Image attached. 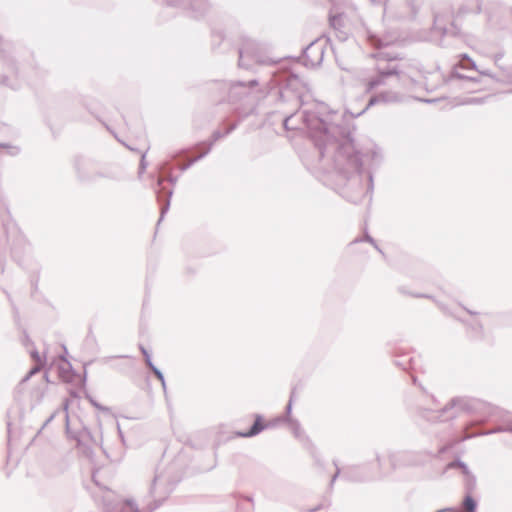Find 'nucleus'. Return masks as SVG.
<instances>
[{
    "label": "nucleus",
    "mask_w": 512,
    "mask_h": 512,
    "mask_svg": "<svg viewBox=\"0 0 512 512\" xmlns=\"http://www.w3.org/2000/svg\"><path fill=\"white\" fill-rule=\"evenodd\" d=\"M278 86V102L288 106L283 110L284 128H306L317 150L318 160L311 169L317 177L333 188L346 200L357 203L374 189L372 169L378 167L383 155L377 146L358 149L354 141L355 128L337 111L318 103L314 110H302L306 91L304 82L290 72L274 76Z\"/></svg>",
    "instance_id": "f257e3e1"
},
{
    "label": "nucleus",
    "mask_w": 512,
    "mask_h": 512,
    "mask_svg": "<svg viewBox=\"0 0 512 512\" xmlns=\"http://www.w3.org/2000/svg\"><path fill=\"white\" fill-rule=\"evenodd\" d=\"M9 250L12 259L21 265L30 252V244L13 221L6 201L0 196V269L4 272L2 256Z\"/></svg>",
    "instance_id": "f03ea898"
},
{
    "label": "nucleus",
    "mask_w": 512,
    "mask_h": 512,
    "mask_svg": "<svg viewBox=\"0 0 512 512\" xmlns=\"http://www.w3.org/2000/svg\"><path fill=\"white\" fill-rule=\"evenodd\" d=\"M407 403L416 410L419 416L433 423L452 420L461 412L472 413L479 405L478 400L462 396L452 398L444 407L437 410L423 408L409 399H407Z\"/></svg>",
    "instance_id": "7ed1b4c3"
},
{
    "label": "nucleus",
    "mask_w": 512,
    "mask_h": 512,
    "mask_svg": "<svg viewBox=\"0 0 512 512\" xmlns=\"http://www.w3.org/2000/svg\"><path fill=\"white\" fill-rule=\"evenodd\" d=\"M212 89L217 93L213 99L217 102L228 101L230 103H236L249 97L250 89L258 85L256 79H251L247 82L236 81V82H225L215 81L212 84Z\"/></svg>",
    "instance_id": "20e7f679"
},
{
    "label": "nucleus",
    "mask_w": 512,
    "mask_h": 512,
    "mask_svg": "<svg viewBox=\"0 0 512 512\" xmlns=\"http://www.w3.org/2000/svg\"><path fill=\"white\" fill-rule=\"evenodd\" d=\"M176 486L175 481L164 474H156L144 499V510L153 512L169 497Z\"/></svg>",
    "instance_id": "39448f33"
},
{
    "label": "nucleus",
    "mask_w": 512,
    "mask_h": 512,
    "mask_svg": "<svg viewBox=\"0 0 512 512\" xmlns=\"http://www.w3.org/2000/svg\"><path fill=\"white\" fill-rule=\"evenodd\" d=\"M240 68L251 69L254 64L274 65L278 61L263 54L255 42L249 41L238 50Z\"/></svg>",
    "instance_id": "423d86ee"
},
{
    "label": "nucleus",
    "mask_w": 512,
    "mask_h": 512,
    "mask_svg": "<svg viewBox=\"0 0 512 512\" xmlns=\"http://www.w3.org/2000/svg\"><path fill=\"white\" fill-rule=\"evenodd\" d=\"M377 471H373L370 465L348 466L343 472V478L351 482H367L380 479L385 476L382 471V462L379 455H376Z\"/></svg>",
    "instance_id": "0eeeda50"
},
{
    "label": "nucleus",
    "mask_w": 512,
    "mask_h": 512,
    "mask_svg": "<svg viewBox=\"0 0 512 512\" xmlns=\"http://www.w3.org/2000/svg\"><path fill=\"white\" fill-rule=\"evenodd\" d=\"M405 77L404 72L398 65H388L385 68L377 66V75L368 80L366 92H371L375 88L401 82Z\"/></svg>",
    "instance_id": "6e6552de"
},
{
    "label": "nucleus",
    "mask_w": 512,
    "mask_h": 512,
    "mask_svg": "<svg viewBox=\"0 0 512 512\" xmlns=\"http://www.w3.org/2000/svg\"><path fill=\"white\" fill-rule=\"evenodd\" d=\"M73 167L77 179L81 182H90L103 176L98 172L97 163L92 158L84 155H76L73 158Z\"/></svg>",
    "instance_id": "1a4fd4ad"
},
{
    "label": "nucleus",
    "mask_w": 512,
    "mask_h": 512,
    "mask_svg": "<svg viewBox=\"0 0 512 512\" xmlns=\"http://www.w3.org/2000/svg\"><path fill=\"white\" fill-rule=\"evenodd\" d=\"M404 99V96L400 94L399 92L393 91V90H386L381 91L379 93H376L370 97L368 100V103L366 105V108H370L371 106L377 105V104H394V103H400Z\"/></svg>",
    "instance_id": "9d476101"
},
{
    "label": "nucleus",
    "mask_w": 512,
    "mask_h": 512,
    "mask_svg": "<svg viewBox=\"0 0 512 512\" xmlns=\"http://www.w3.org/2000/svg\"><path fill=\"white\" fill-rule=\"evenodd\" d=\"M394 364L404 371L416 372L420 368V357L409 353L396 354Z\"/></svg>",
    "instance_id": "9b49d317"
},
{
    "label": "nucleus",
    "mask_w": 512,
    "mask_h": 512,
    "mask_svg": "<svg viewBox=\"0 0 512 512\" xmlns=\"http://www.w3.org/2000/svg\"><path fill=\"white\" fill-rule=\"evenodd\" d=\"M169 6L189 7L197 15H203L210 7L208 0H167Z\"/></svg>",
    "instance_id": "f8f14e48"
},
{
    "label": "nucleus",
    "mask_w": 512,
    "mask_h": 512,
    "mask_svg": "<svg viewBox=\"0 0 512 512\" xmlns=\"http://www.w3.org/2000/svg\"><path fill=\"white\" fill-rule=\"evenodd\" d=\"M164 180H165V178L160 177L157 181L158 188L156 190V194H157L158 201L162 202V197L163 196L166 197V201L161 206V214H160V219H159L158 223L163 219L164 215L168 212L169 207H170V198L173 194L172 190H165L164 187H162Z\"/></svg>",
    "instance_id": "ddd939ff"
},
{
    "label": "nucleus",
    "mask_w": 512,
    "mask_h": 512,
    "mask_svg": "<svg viewBox=\"0 0 512 512\" xmlns=\"http://www.w3.org/2000/svg\"><path fill=\"white\" fill-rule=\"evenodd\" d=\"M329 23L339 41L344 42L348 39V33L344 29L345 25L341 14L331 15Z\"/></svg>",
    "instance_id": "4468645a"
},
{
    "label": "nucleus",
    "mask_w": 512,
    "mask_h": 512,
    "mask_svg": "<svg viewBox=\"0 0 512 512\" xmlns=\"http://www.w3.org/2000/svg\"><path fill=\"white\" fill-rule=\"evenodd\" d=\"M304 55L307 60L311 62L312 65L315 63H320L323 58V49L320 45L316 43H311L304 50Z\"/></svg>",
    "instance_id": "2eb2a0df"
},
{
    "label": "nucleus",
    "mask_w": 512,
    "mask_h": 512,
    "mask_svg": "<svg viewBox=\"0 0 512 512\" xmlns=\"http://www.w3.org/2000/svg\"><path fill=\"white\" fill-rule=\"evenodd\" d=\"M268 427H269V424L263 423L262 416L256 415L255 421L252 424V426L250 427V429L246 432H239L238 435L240 437L250 438V437L258 435L260 432H262L264 429H266Z\"/></svg>",
    "instance_id": "dca6fc26"
},
{
    "label": "nucleus",
    "mask_w": 512,
    "mask_h": 512,
    "mask_svg": "<svg viewBox=\"0 0 512 512\" xmlns=\"http://www.w3.org/2000/svg\"><path fill=\"white\" fill-rule=\"evenodd\" d=\"M499 432H510V433H512V424L498 426V427H496L494 429L487 430V431H482V432L475 433V434H465V436L462 437L461 441H465V440H468V439H470L472 437H476V436L490 435V434H495V433H499Z\"/></svg>",
    "instance_id": "f3484780"
},
{
    "label": "nucleus",
    "mask_w": 512,
    "mask_h": 512,
    "mask_svg": "<svg viewBox=\"0 0 512 512\" xmlns=\"http://www.w3.org/2000/svg\"><path fill=\"white\" fill-rule=\"evenodd\" d=\"M105 512H111L109 506L105 507ZM117 512H146V510H144V506L142 509H139L134 500L126 499Z\"/></svg>",
    "instance_id": "a211bd4d"
},
{
    "label": "nucleus",
    "mask_w": 512,
    "mask_h": 512,
    "mask_svg": "<svg viewBox=\"0 0 512 512\" xmlns=\"http://www.w3.org/2000/svg\"><path fill=\"white\" fill-rule=\"evenodd\" d=\"M237 125L238 123H233V124H230L226 129L225 131L222 133L220 130H216L213 132L212 134V140L209 142V143H201L200 145H206V148L210 145V144H214L216 141H218L219 139H221L222 137L226 136V135H229L232 131H234L236 128H237Z\"/></svg>",
    "instance_id": "6ab92c4d"
},
{
    "label": "nucleus",
    "mask_w": 512,
    "mask_h": 512,
    "mask_svg": "<svg viewBox=\"0 0 512 512\" xmlns=\"http://www.w3.org/2000/svg\"><path fill=\"white\" fill-rule=\"evenodd\" d=\"M411 380H412V383L415 386H417L419 388V390L422 392L423 398L426 401H431L433 404L436 403V398L434 397V395H432L428 392L427 388L421 382H419L418 378L415 375L411 374Z\"/></svg>",
    "instance_id": "aec40b11"
},
{
    "label": "nucleus",
    "mask_w": 512,
    "mask_h": 512,
    "mask_svg": "<svg viewBox=\"0 0 512 512\" xmlns=\"http://www.w3.org/2000/svg\"><path fill=\"white\" fill-rule=\"evenodd\" d=\"M465 476L464 480V487L466 493H473V491L476 489L477 481L476 477L471 473L470 470H468V473H463Z\"/></svg>",
    "instance_id": "412c9836"
},
{
    "label": "nucleus",
    "mask_w": 512,
    "mask_h": 512,
    "mask_svg": "<svg viewBox=\"0 0 512 512\" xmlns=\"http://www.w3.org/2000/svg\"><path fill=\"white\" fill-rule=\"evenodd\" d=\"M462 507L467 512H476L477 501L473 498L471 493H466L462 502Z\"/></svg>",
    "instance_id": "4be33fe9"
},
{
    "label": "nucleus",
    "mask_w": 512,
    "mask_h": 512,
    "mask_svg": "<svg viewBox=\"0 0 512 512\" xmlns=\"http://www.w3.org/2000/svg\"><path fill=\"white\" fill-rule=\"evenodd\" d=\"M212 149V144H210L201 154H199L198 156L192 158L189 162H187L186 164H182L179 166V169L184 172L186 171L187 169H189L194 163H196L197 161H199L200 159L204 158Z\"/></svg>",
    "instance_id": "5701e85b"
},
{
    "label": "nucleus",
    "mask_w": 512,
    "mask_h": 512,
    "mask_svg": "<svg viewBox=\"0 0 512 512\" xmlns=\"http://www.w3.org/2000/svg\"><path fill=\"white\" fill-rule=\"evenodd\" d=\"M398 292L403 295H409V296H412L415 298H426V299L434 300V297L430 294L411 292V291H408L405 286H399Z\"/></svg>",
    "instance_id": "b1692460"
},
{
    "label": "nucleus",
    "mask_w": 512,
    "mask_h": 512,
    "mask_svg": "<svg viewBox=\"0 0 512 512\" xmlns=\"http://www.w3.org/2000/svg\"><path fill=\"white\" fill-rule=\"evenodd\" d=\"M286 421L288 422L289 428L293 432L294 436L300 438L302 434V429L299 421L292 418H286Z\"/></svg>",
    "instance_id": "393cba45"
},
{
    "label": "nucleus",
    "mask_w": 512,
    "mask_h": 512,
    "mask_svg": "<svg viewBox=\"0 0 512 512\" xmlns=\"http://www.w3.org/2000/svg\"><path fill=\"white\" fill-rule=\"evenodd\" d=\"M406 4L410 9L411 16L414 18L419 12L422 5V0H406Z\"/></svg>",
    "instance_id": "a878e982"
},
{
    "label": "nucleus",
    "mask_w": 512,
    "mask_h": 512,
    "mask_svg": "<svg viewBox=\"0 0 512 512\" xmlns=\"http://www.w3.org/2000/svg\"><path fill=\"white\" fill-rule=\"evenodd\" d=\"M43 367V363H37L31 370L23 377L22 383H26L33 375L38 373Z\"/></svg>",
    "instance_id": "bb28decb"
},
{
    "label": "nucleus",
    "mask_w": 512,
    "mask_h": 512,
    "mask_svg": "<svg viewBox=\"0 0 512 512\" xmlns=\"http://www.w3.org/2000/svg\"><path fill=\"white\" fill-rule=\"evenodd\" d=\"M0 148H4L7 150V153L11 156H16L20 153V148L17 146H11L5 143H0Z\"/></svg>",
    "instance_id": "cd10ccee"
},
{
    "label": "nucleus",
    "mask_w": 512,
    "mask_h": 512,
    "mask_svg": "<svg viewBox=\"0 0 512 512\" xmlns=\"http://www.w3.org/2000/svg\"><path fill=\"white\" fill-rule=\"evenodd\" d=\"M459 467L462 470V473H468V466L461 460H455L448 464V468Z\"/></svg>",
    "instance_id": "c85d7f7f"
},
{
    "label": "nucleus",
    "mask_w": 512,
    "mask_h": 512,
    "mask_svg": "<svg viewBox=\"0 0 512 512\" xmlns=\"http://www.w3.org/2000/svg\"><path fill=\"white\" fill-rule=\"evenodd\" d=\"M151 371L156 376V378L161 382L162 388L164 390H166V382H165L164 374L162 373V371L157 367H153V369Z\"/></svg>",
    "instance_id": "c756f323"
},
{
    "label": "nucleus",
    "mask_w": 512,
    "mask_h": 512,
    "mask_svg": "<svg viewBox=\"0 0 512 512\" xmlns=\"http://www.w3.org/2000/svg\"><path fill=\"white\" fill-rule=\"evenodd\" d=\"M333 464L336 468V471L334 473V475L332 476L331 480H330V483H329V490H332L333 489V486H334V483L335 481L337 480V478L340 476L341 474V469L339 468L338 466V462L336 460L333 461Z\"/></svg>",
    "instance_id": "7c9ffc66"
},
{
    "label": "nucleus",
    "mask_w": 512,
    "mask_h": 512,
    "mask_svg": "<svg viewBox=\"0 0 512 512\" xmlns=\"http://www.w3.org/2000/svg\"><path fill=\"white\" fill-rule=\"evenodd\" d=\"M161 172L162 173H166L167 172V177H166V180L169 181L171 184H175L178 180L177 177L175 176H172L171 173H170V169H168L167 167V164H163L162 167H161Z\"/></svg>",
    "instance_id": "2f4dec72"
},
{
    "label": "nucleus",
    "mask_w": 512,
    "mask_h": 512,
    "mask_svg": "<svg viewBox=\"0 0 512 512\" xmlns=\"http://www.w3.org/2000/svg\"><path fill=\"white\" fill-rule=\"evenodd\" d=\"M433 28L436 31L441 32L443 35H446L449 33V30L446 27L440 25L438 16H435V18H434Z\"/></svg>",
    "instance_id": "473e14b6"
},
{
    "label": "nucleus",
    "mask_w": 512,
    "mask_h": 512,
    "mask_svg": "<svg viewBox=\"0 0 512 512\" xmlns=\"http://www.w3.org/2000/svg\"><path fill=\"white\" fill-rule=\"evenodd\" d=\"M0 85L1 86L9 87L11 89H17L18 88V85L10 83L9 78L7 76H5V75L0 76Z\"/></svg>",
    "instance_id": "72a5a7b5"
},
{
    "label": "nucleus",
    "mask_w": 512,
    "mask_h": 512,
    "mask_svg": "<svg viewBox=\"0 0 512 512\" xmlns=\"http://www.w3.org/2000/svg\"><path fill=\"white\" fill-rule=\"evenodd\" d=\"M403 456L402 453H391L389 455V460H390V463H391V466H392V469H395L397 467V461L399 458H401Z\"/></svg>",
    "instance_id": "f704fd0d"
},
{
    "label": "nucleus",
    "mask_w": 512,
    "mask_h": 512,
    "mask_svg": "<svg viewBox=\"0 0 512 512\" xmlns=\"http://www.w3.org/2000/svg\"><path fill=\"white\" fill-rule=\"evenodd\" d=\"M146 152H143L142 155H141V160H140V165H139V174H143L147 168V162L145 160L146 158Z\"/></svg>",
    "instance_id": "c9c22d12"
},
{
    "label": "nucleus",
    "mask_w": 512,
    "mask_h": 512,
    "mask_svg": "<svg viewBox=\"0 0 512 512\" xmlns=\"http://www.w3.org/2000/svg\"><path fill=\"white\" fill-rule=\"evenodd\" d=\"M452 78L462 79V80H468V81H473V82H478V79H477V78L469 77V76H465V75L460 74V73H458V72H453V73H452Z\"/></svg>",
    "instance_id": "e433bc0d"
},
{
    "label": "nucleus",
    "mask_w": 512,
    "mask_h": 512,
    "mask_svg": "<svg viewBox=\"0 0 512 512\" xmlns=\"http://www.w3.org/2000/svg\"><path fill=\"white\" fill-rule=\"evenodd\" d=\"M472 329L475 331L476 335L475 337L481 338L483 335V326L479 322H475V324L472 326Z\"/></svg>",
    "instance_id": "4c0bfd02"
},
{
    "label": "nucleus",
    "mask_w": 512,
    "mask_h": 512,
    "mask_svg": "<svg viewBox=\"0 0 512 512\" xmlns=\"http://www.w3.org/2000/svg\"><path fill=\"white\" fill-rule=\"evenodd\" d=\"M294 396H295V392L292 391V393L290 395L289 402H288V404L286 406V415L287 416H289L291 411H292V404H293ZM286 418H289V417H286Z\"/></svg>",
    "instance_id": "58836bf2"
},
{
    "label": "nucleus",
    "mask_w": 512,
    "mask_h": 512,
    "mask_svg": "<svg viewBox=\"0 0 512 512\" xmlns=\"http://www.w3.org/2000/svg\"><path fill=\"white\" fill-rule=\"evenodd\" d=\"M462 58H463V59H465V60H467V61L470 63V67H471L472 69L477 70L476 63H475V62H474V61H473V60H472V59H471L467 54H463V55H462Z\"/></svg>",
    "instance_id": "ea45409f"
},
{
    "label": "nucleus",
    "mask_w": 512,
    "mask_h": 512,
    "mask_svg": "<svg viewBox=\"0 0 512 512\" xmlns=\"http://www.w3.org/2000/svg\"><path fill=\"white\" fill-rule=\"evenodd\" d=\"M144 359H145L146 365L149 367L150 370H152L153 367H156L154 365V363L152 362L151 355H146V357Z\"/></svg>",
    "instance_id": "a19ab883"
},
{
    "label": "nucleus",
    "mask_w": 512,
    "mask_h": 512,
    "mask_svg": "<svg viewBox=\"0 0 512 512\" xmlns=\"http://www.w3.org/2000/svg\"><path fill=\"white\" fill-rule=\"evenodd\" d=\"M31 357H32V358H33L37 363H39V364H40V363H42L41 358H40V355H39V353H38L36 350H34V351H32V352H31Z\"/></svg>",
    "instance_id": "79ce46f5"
},
{
    "label": "nucleus",
    "mask_w": 512,
    "mask_h": 512,
    "mask_svg": "<svg viewBox=\"0 0 512 512\" xmlns=\"http://www.w3.org/2000/svg\"><path fill=\"white\" fill-rule=\"evenodd\" d=\"M23 385H24V383H22V380H21L15 389V395H16L15 397H18V395H20L22 393Z\"/></svg>",
    "instance_id": "37998d69"
},
{
    "label": "nucleus",
    "mask_w": 512,
    "mask_h": 512,
    "mask_svg": "<svg viewBox=\"0 0 512 512\" xmlns=\"http://www.w3.org/2000/svg\"><path fill=\"white\" fill-rule=\"evenodd\" d=\"M90 400V403L97 409H100V410H106V408H104L103 406H101L99 403H97L94 399L92 398H89Z\"/></svg>",
    "instance_id": "c03bdc74"
},
{
    "label": "nucleus",
    "mask_w": 512,
    "mask_h": 512,
    "mask_svg": "<svg viewBox=\"0 0 512 512\" xmlns=\"http://www.w3.org/2000/svg\"><path fill=\"white\" fill-rule=\"evenodd\" d=\"M372 239L373 238L368 233H366L364 236V239H360V241H367L370 243V241H372ZM356 242H359V240L355 239L352 243H356Z\"/></svg>",
    "instance_id": "a18cd8bd"
},
{
    "label": "nucleus",
    "mask_w": 512,
    "mask_h": 512,
    "mask_svg": "<svg viewBox=\"0 0 512 512\" xmlns=\"http://www.w3.org/2000/svg\"><path fill=\"white\" fill-rule=\"evenodd\" d=\"M279 421H286V417H280V418L275 419L274 421L269 422L268 423L269 427H274L276 425V423Z\"/></svg>",
    "instance_id": "49530a36"
},
{
    "label": "nucleus",
    "mask_w": 512,
    "mask_h": 512,
    "mask_svg": "<svg viewBox=\"0 0 512 512\" xmlns=\"http://www.w3.org/2000/svg\"><path fill=\"white\" fill-rule=\"evenodd\" d=\"M139 349L144 358L146 357V355H151L150 352L142 344L139 345Z\"/></svg>",
    "instance_id": "de8ad7c7"
},
{
    "label": "nucleus",
    "mask_w": 512,
    "mask_h": 512,
    "mask_svg": "<svg viewBox=\"0 0 512 512\" xmlns=\"http://www.w3.org/2000/svg\"><path fill=\"white\" fill-rule=\"evenodd\" d=\"M4 292H5V294L7 295V298H8V300H9V302L11 303L12 308H13V310H14L15 314H17L18 312H17V309H16V307H15V305H14V303H13V300H12V298H11V295H10L7 291H4Z\"/></svg>",
    "instance_id": "09e8293b"
},
{
    "label": "nucleus",
    "mask_w": 512,
    "mask_h": 512,
    "mask_svg": "<svg viewBox=\"0 0 512 512\" xmlns=\"http://www.w3.org/2000/svg\"><path fill=\"white\" fill-rule=\"evenodd\" d=\"M379 57L384 58V59H386L388 61H392V60L396 59V57H390V56H388V54H385V53L379 54Z\"/></svg>",
    "instance_id": "8fccbe9b"
},
{
    "label": "nucleus",
    "mask_w": 512,
    "mask_h": 512,
    "mask_svg": "<svg viewBox=\"0 0 512 512\" xmlns=\"http://www.w3.org/2000/svg\"><path fill=\"white\" fill-rule=\"evenodd\" d=\"M503 58V53H497L495 56H494V61L495 63L497 64L501 59Z\"/></svg>",
    "instance_id": "3c124183"
},
{
    "label": "nucleus",
    "mask_w": 512,
    "mask_h": 512,
    "mask_svg": "<svg viewBox=\"0 0 512 512\" xmlns=\"http://www.w3.org/2000/svg\"><path fill=\"white\" fill-rule=\"evenodd\" d=\"M212 36H213V42H214V41H216V39H218V40L223 39V36H222V34H220V33H216V32H215V33H213V35H212Z\"/></svg>",
    "instance_id": "603ef678"
},
{
    "label": "nucleus",
    "mask_w": 512,
    "mask_h": 512,
    "mask_svg": "<svg viewBox=\"0 0 512 512\" xmlns=\"http://www.w3.org/2000/svg\"><path fill=\"white\" fill-rule=\"evenodd\" d=\"M481 99H478V98H472L470 99L467 103H473V104H479L481 103Z\"/></svg>",
    "instance_id": "864d4df0"
},
{
    "label": "nucleus",
    "mask_w": 512,
    "mask_h": 512,
    "mask_svg": "<svg viewBox=\"0 0 512 512\" xmlns=\"http://www.w3.org/2000/svg\"><path fill=\"white\" fill-rule=\"evenodd\" d=\"M322 508H323V505H322V504H320V505H318V506H316V507H314V508L309 509L308 511H309V512H316V511H319V510H320V509H322Z\"/></svg>",
    "instance_id": "5fc2aeb1"
},
{
    "label": "nucleus",
    "mask_w": 512,
    "mask_h": 512,
    "mask_svg": "<svg viewBox=\"0 0 512 512\" xmlns=\"http://www.w3.org/2000/svg\"><path fill=\"white\" fill-rule=\"evenodd\" d=\"M56 413H57V411H55L53 414H51V416L46 420L45 425L50 423L55 418Z\"/></svg>",
    "instance_id": "6e6d98bb"
},
{
    "label": "nucleus",
    "mask_w": 512,
    "mask_h": 512,
    "mask_svg": "<svg viewBox=\"0 0 512 512\" xmlns=\"http://www.w3.org/2000/svg\"><path fill=\"white\" fill-rule=\"evenodd\" d=\"M447 450H448V447H447V446H442V447H440V449H439L438 453H439V454H443V453H445Z\"/></svg>",
    "instance_id": "4d7b16f0"
},
{
    "label": "nucleus",
    "mask_w": 512,
    "mask_h": 512,
    "mask_svg": "<svg viewBox=\"0 0 512 512\" xmlns=\"http://www.w3.org/2000/svg\"><path fill=\"white\" fill-rule=\"evenodd\" d=\"M420 101L422 102H425V103H434L436 102V99H419Z\"/></svg>",
    "instance_id": "13d9d810"
},
{
    "label": "nucleus",
    "mask_w": 512,
    "mask_h": 512,
    "mask_svg": "<svg viewBox=\"0 0 512 512\" xmlns=\"http://www.w3.org/2000/svg\"><path fill=\"white\" fill-rule=\"evenodd\" d=\"M481 2L478 1V4H477V13H480L481 12Z\"/></svg>",
    "instance_id": "bf43d9fd"
},
{
    "label": "nucleus",
    "mask_w": 512,
    "mask_h": 512,
    "mask_svg": "<svg viewBox=\"0 0 512 512\" xmlns=\"http://www.w3.org/2000/svg\"><path fill=\"white\" fill-rule=\"evenodd\" d=\"M370 244L373 245V247L378 246V244L376 243V241L374 239H372V241H370Z\"/></svg>",
    "instance_id": "052dcab7"
},
{
    "label": "nucleus",
    "mask_w": 512,
    "mask_h": 512,
    "mask_svg": "<svg viewBox=\"0 0 512 512\" xmlns=\"http://www.w3.org/2000/svg\"><path fill=\"white\" fill-rule=\"evenodd\" d=\"M370 244L373 245V247L378 246V244L376 243V241L374 239H372V241H370Z\"/></svg>",
    "instance_id": "680f3d73"
},
{
    "label": "nucleus",
    "mask_w": 512,
    "mask_h": 512,
    "mask_svg": "<svg viewBox=\"0 0 512 512\" xmlns=\"http://www.w3.org/2000/svg\"><path fill=\"white\" fill-rule=\"evenodd\" d=\"M370 244L373 245V247L378 246V244L376 243V241L374 239H372V241H370Z\"/></svg>",
    "instance_id": "e2e57ef3"
},
{
    "label": "nucleus",
    "mask_w": 512,
    "mask_h": 512,
    "mask_svg": "<svg viewBox=\"0 0 512 512\" xmlns=\"http://www.w3.org/2000/svg\"><path fill=\"white\" fill-rule=\"evenodd\" d=\"M444 511H449L450 512V511H455V509L454 508H447V509H444ZM437 512H443V510H439Z\"/></svg>",
    "instance_id": "0e129e2a"
},
{
    "label": "nucleus",
    "mask_w": 512,
    "mask_h": 512,
    "mask_svg": "<svg viewBox=\"0 0 512 512\" xmlns=\"http://www.w3.org/2000/svg\"><path fill=\"white\" fill-rule=\"evenodd\" d=\"M466 311L470 314V315H476L477 313L472 311V310H469V309H466Z\"/></svg>",
    "instance_id": "69168bd1"
},
{
    "label": "nucleus",
    "mask_w": 512,
    "mask_h": 512,
    "mask_svg": "<svg viewBox=\"0 0 512 512\" xmlns=\"http://www.w3.org/2000/svg\"><path fill=\"white\" fill-rule=\"evenodd\" d=\"M480 73H481L482 75L490 76V73H489L488 71H480Z\"/></svg>",
    "instance_id": "338daca9"
},
{
    "label": "nucleus",
    "mask_w": 512,
    "mask_h": 512,
    "mask_svg": "<svg viewBox=\"0 0 512 512\" xmlns=\"http://www.w3.org/2000/svg\"><path fill=\"white\" fill-rule=\"evenodd\" d=\"M374 248H375L377 251H379L381 254H383V251L380 249V247H379V246L374 247Z\"/></svg>",
    "instance_id": "774afa93"
}]
</instances>
